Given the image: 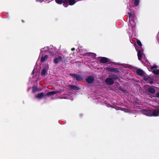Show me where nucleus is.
Masks as SVG:
<instances>
[{"instance_id": "39448f33", "label": "nucleus", "mask_w": 159, "mask_h": 159, "mask_svg": "<svg viewBox=\"0 0 159 159\" xmlns=\"http://www.w3.org/2000/svg\"><path fill=\"white\" fill-rule=\"evenodd\" d=\"M59 92H60L59 91H57V90L55 91H52L51 92H49L47 93H46V95L47 96H51V95L55 94L57 93H59Z\"/></svg>"}, {"instance_id": "aec40b11", "label": "nucleus", "mask_w": 159, "mask_h": 159, "mask_svg": "<svg viewBox=\"0 0 159 159\" xmlns=\"http://www.w3.org/2000/svg\"><path fill=\"white\" fill-rule=\"evenodd\" d=\"M157 67V66L156 65L153 66L151 68V69H152L153 68H156Z\"/></svg>"}, {"instance_id": "6ab92c4d", "label": "nucleus", "mask_w": 159, "mask_h": 159, "mask_svg": "<svg viewBox=\"0 0 159 159\" xmlns=\"http://www.w3.org/2000/svg\"><path fill=\"white\" fill-rule=\"evenodd\" d=\"M137 44L140 47H141L142 46L141 42L139 40H137Z\"/></svg>"}, {"instance_id": "a211bd4d", "label": "nucleus", "mask_w": 159, "mask_h": 159, "mask_svg": "<svg viewBox=\"0 0 159 159\" xmlns=\"http://www.w3.org/2000/svg\"><path fill=\"white\" fill-rule=\"evenodd\" d=\"M70 88L74 89H75L77 88L76 86L74 85H70Z\"/></svg>"}, {"instance_id": "4468645a", "label": "nucleus", "mask_w": 159, "mask_h": 159, "mask_svg": "<svg viewBox=\"0 0 159 159\" xmlns=\"http://www.w3.org/2000/svg\"><path fill=\"white\" fill-rule=\"evenodd\" d=\"M74 76L75 77L76 80L77 81H81L82 80V78L79 75H77L75 74L74 75Z\"/></svg>"}, {"instance_id": "0eeeda50", "label": "nucleus", "mask_w": 159, "mask_h": 159, "mask_svg": "<svg viewBox=\"0 0 159 159\" xmlns=\"http://www.w3.org/2000/svg\"><path fill=\"white\" fill-rule=\"evenodd\" d=\"M48 65H46V68L44 69L42 71V72H41V75H45L46 73L47 70H48Z\"/></svg>"}, {"instance_id": "cd10ccee", "label": "nucleus", "mask_w": 159, "mask_h": 159, "mask_svg": "<svg viewBox=\"0 0 159 159\" xmlns=\"http://www.w3.org/2000/svg\"><path fill=\"white\" fill-rule=\"evenodd\" d=\"M153 82H150V83L151 84H152V83Z\"/></svg>"}, {"instance_id": "ddd939ff", "label": "nucleus", "mask_w": 159, "mask_h": 159, "mask_svg": "<svg viewBox=\"0 0 159 159\" xmlns=\"http://www.w3.org/2000/svg\"><path fill=\"white\" fill-rule=\"evenodd\" d=\"M48 57V56L47 55H45L44 56L42 57L41 58V61L42 62H44L46 60Z\"/></svg>"}, {"instance_id": "b1692460", "label": "nucleus", "mask_w": 159, "mask_h": 159, "mask_svg": "<svg viewBox=\"0 0 159 159\" xmlns=\"http://www.w3.org/2000/svg\"><path fill=\"white\" fill-rule=\"evenodd\" d=\"M129 18L130 19V17H131V15L130 13H129Z\"/></svg>"}, {"instance_id": "f3484780", "label": "nucleus", "mask_w": 159, "mask_h": 159, "mask_svg": "<svg viewBox=\"0 0 159 159\" xmlns=\"http://www.w3.org/2000/svg\"><path fill=\"white\" fill-rule=\"evenodd\" d=\"M139 0H135L134 2L135 5L136 6H138L139 5Z\"/></svg>"}, {"instance_id": "7ed1b4c3", "label": "nucleus", "mask_w": 159, "mask_h": 159, "mask_svg": "<svg viewBox=\"0 0 159 159\" xmlns=\"http://www.w3.org/2000/svg\"><path fill=\"white\" fill-rule=\"evenodd\" d=\"M98 61H99L100 62L104 63L108 61L107 59L105 57H98L97 58Z\"/></svg>"}, {"instance_id": "5701e85b", "label": "nucleus", "mask_w": 159, "mask_h": 159, "mask_svg": "<svg viewBox=\"0 0 159 159\" xmlns=\"http://www.w3.org/2000/svg\"><path fill=\"white\" fill-rule=\"evenodd\" d=\"M118 71L117 69H114L112 70V71L114 72H116Z\"/></svg>"}, {"instance_id": "4be33fe9", "label": "nucleus", "mask_w": 159, "mask_h": 159, "mask_svg": "<svg viewBox=\"0 0 159 159\" xmlns=\"http://www.w3.org/2000/svg\"><path fill=\"white\" fill-rule=\"evenodd\" d=\"M156 96L157 97H159V92L156 93Z\"/></svg>"}, {"instance_id": "1a4fd4ad", "label": "nucleus", "mask_w": 159, "mask_h": 159, "mask_svg": "<svg viewBox=\"0 0 159 159\" xmlns=\"http://www.w3.org/2000/svg\"><path fill=\"white\" fill-rule=\"evenodd\" d=\"M86 81L88 83H92L93 81V78L91 76L89 77L86 79Z\"/></svg>"}, {"instance_id": "20e7f679", "label": "nucleus", "mask_w": 159, "mask_h": 159, "mask_svg": "<svg viewBox=\"0 0 159 159\" xmlns=\"http://www.w3.org/2000/svg\"><path fill=\"white\" fill-rule=\"evenodd\" d=\"M143 55V50L142 49L139 50L138 53V59L139 60H141Z\"/></svg>"}, {"instance_id": "c85d7f7f", "label": "nucleus", "mask_w": 159, "mask_h": 159, "mask_svg": "<svg viewBox=\"0 0 159 159\" xmlns=\"http://www.w3.org/2000/svg\"><path fill=\"white\" fill-rule=\"evenodd\" d=\"M136 50H138L137 49V48H136Z\"/></svg>"}, {"instance_id": "a878e982", "label": "nucleus", "mask_w": 159, "mask_h": 159, "mask_svg": "<svg viewBox=\"0 0 159 159\" xmlns=\"http://www.w3.org/2000/svg\"><path fill=\"white\" fill-rule=\"evenodd\" d=\"M74 74H70V75H71V76H74Z\"/></svg>"}, {"instance_id": "423d86ee", "label": "nucleus", "mask_w": 159, "mask_h": 159, "mask_svg": "<svg viewBox=\"0 0 159 159\" xmlns=\"http://www.w3.org/2000/svg\"><path fill=\"white\" fill-rule=\"evenodd\" d=\"M106 82L108 84H112L113 83V81L112 79L108 78L106 80Z\"/></svg>"}, {"instance_id": "412c9836", "label": "nucleus", "mask_w": 159, "mask_h": 159, "mask_svg": "<svg viewBox=\"0 0 159 159\" xmlns=\"http://www.w3.org/2000/svg\"><path fill=\"white\" fill-rule=\"evenodd\" d=\"M92 56H93V57L95 58L96 56V54L94 53H92Z\"/></svg>"}, {"instance_id": "9b49d317", "label": "nucleus", "mask_w": 159, "mask_h": 159, "mask_svg": "<svg viewBox=\"0 0 159 159\" xmlns=\"http://www.w3.org/2000/svg\"><path fill=\"white\" fill-rule=\"evenodd\" d=\"M44 95V94L43 93H41L37 94L36 96L35 97L38 98H42Z\"/></svg>"}, {"instance_id": "dca6fc26", "label": "nucleus", "mask_w": 159, "mask_h": 159, "mask_svg": "<svg viewBox=\"0 0 159 159\" xmlns=\"http://www.w3.org/2000/svg\"><path fill=\"white\" fill-rule=\"evenodd\" d=\"M153 72L156 75L159 74V70L155 69L153 71Z\"/></svg>"}, {"instance_id": "f8f14e48", "label": "nucleus", "mask_w": 159, "mask_h": 159, "mask_svg": "<svg viewBox=\"0 0 159 159\" xmlns=\"http://www.w3.org/2000/svg\"><path fill=\"white\" fill-rule=\"evenodd\" d=\"M136 72L138 74L140 75H142L143 74V70L140 69L137 70Z\"/></svg>"}, {"instance_id": "393cba45", "label": "nucleus", "mask_w": 159, "mask_h": 159, "mask_svg": "<svg viewBox=\"0 0 159 159\" xmlns=\"http://www.w3.org/2000/svg\"><path fill=\"white\" fill-rule=\"evenodd\" d=\"M107 70H110V68H106Z\"/></svg>"}, {"instance_id": "2eb2a0df", "label": "nucleus", "mask_w": 159, "mask_h": 159, "mask_svg": "<svg viewBox=\"0 0 159 159\" xmlns=\"http://www.w3.org/2000/svg\"><path fill=\"white\" fill-rule=\"evenodd\" d=\"M68 2L69 4L70 5H74L76 2L75 0H67V2Z\"/></svg>"}, {"instance_id": "f257e3e1", "label": "nucleus", "mask_w": 159, "mask_h": 159, "mask_svg": "<svg viewBox=\"0 0 159 159\" xmlns=\"http://www.w3.org/2000/svg\"><path fill=\"white\" fill-rule=\"evenodd\" d=\"M146 115L149 116H159V109H156L153 111H148L147 112Z\"/></svg>"}, {"instance_id": "9d476101", "label": "nucleus", "mask_w": 159, "mask_h": 159, "mask_svg": "<svg viewBox=\"0 0 159 159\" xmlns=\"http://www.w3.org/2000/svg\"><path fill=\"white\" fill-rule=\"evenodd\" d=\"M62 60V58L61 57H59L54 60V62L55 63H57Z\"/></svg>"}, {"instance_id": "bb28decb", "label": "nucleus", "mask_w": 159, "mask_h": 159, "mask_svg": "<svg viewBox=\"0 0 159 159\" xmlns=\"http://www.w3.org/2000/svg\"><path fill=\"white\" fill-rule=\"evenodd\" d=\"M75 49L74 48H72L71 49V50H72V51H73V50H75Z\"/></svg>"}, {"instance_id": "f03ea898", "label": "nucleus", "mask_w": 159, "mask_h": 159, "mask_svg": "<svg viewBox=\"0 0 159 159\" xmlns=\"http://www.w3.org/2000/svg\"><path fill=\"white\" fill-rule=\"evenodd\" d=\"M56 2L58 4H61L63 2L64 3L63 5L64 7H66L68 5L66 3L67 2V0H55Z\"/></svg>"}, {"instance_id": "6e6552de", "label": "nucleus", "mask_w": 159, "mask_h": 159, "mask_svg": "<svg viewBox=\"0 0 159 159\" xmlns=\"http://www.w3.org/2000/svg\"><path fill=\"white\" fill-rule=\"evenodd\" d=\"M148 91L149 93L151 94H154L155 93V90L154 88L152 87L149 88Z\"/></svg>"}]
</instances>
